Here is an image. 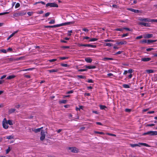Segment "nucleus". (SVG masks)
I'll list each match as a JSON object with an SVG mask.
<instances>
[{"instance_id": "f257e3e1", "label": "nucleus", "mask_w": 157, "mask_h": 157, "mask_svg": "<svg viewBox=\"0 0 157 157\" xmlns=\"http://www.w3.org/2000/svg\"><path fill=\"white\" fill-rule=\"evenodd\" d=\"M72 22H69L63 23L59 24H57L56 25H47L45 26V28H56V27H59L61 26H64L67 25H70L71 24H72Z\"/></svg>"}, {"instance_id": "f03ea898", "label": "nucleus", "mask_w": 157, "mask_h": 157, "mask_svg": "<svg viewBox=\"0 0 157 157\" xmlns=\"http://www.w3.org/2000/svg\"><path fill=\"white\" fill-rule=\"evenodd\" d=\"M27 12L25 10H21L13 14V16L15 17L21 16L25 15Z\"/></svg>"}, {"instance_id": "7ed1b4c3", "label": "nucleus", "mask_w": 157, "mask_h": 157, "mask_svg": "<svg viewBox=\"0 0 157 157\" xmlns=\"http://www.w3.org/2000/svg\"><path fill=\"white\" fill-rule=\"evenodd\" d=\"M150 135V136H154L157 135V131H150L144 133L143 135Z\"/></svg>"}, {"instance_id": "20e7f679", "label": "nucleus", "mask_w": 157, "mask_h": 157, "mask_svg": "<svg viewBox=\"0 0 157 157\" xmlns=\"http://www.w3.org/2000/svg\"><path fill=\"white\" fill-rule=\"evenodd\" d=\"M140 145H143L146 147H149L150 146L147 144L145 143H139V144H131L130 145L132 147H134L136 146H140Z\"/></svg>"}, {"instance_id": "39448f33", "label": "nucleus", "mask_w": 157, "mask_h": 157, "mask_svg": "<svg viewBox=\"0 0 157 157\" xmlns=\"http://www.w3.org/2000/svg\"><path fill=\"white\" fill-rule=\"evenodd\" d=\"M2 123L3 127L4 128L7 129L8 128L9 126L7 122V120L6 118L3 119Z\"/></svg>"}, {"instance_id": "423d86ee", "label": "nucleus", "mask_w": 157, "mask_h": 157, "mask_svg": "<svg viewBox=\"0 0 157 157\" xmlns=\"http://www.w3.org/2000/svg\"><path fill=\"white\" fill-rule=\"evenodd\" d=\"M46 6H50L52 7H58V5L55 2L53 3H48L46 5Z\"/></svg>"}, {"instance_id": "0eeeda50", "label": "nucleus", "mask_w": 157, "mask_h": 157, "mask_svg": "<svg viewBox=\"0 0 157 157\" xmlns=\"http://www.w3.org/2000/svg\"><path fill=\"white\" fill-rule=\"evenodd\" d=\"M68 149L72 152L78 153L79 151L78 149L75 147H69Z\"/></svg>"}, {"instance_id": "6e6552de", "label": "nucleus", "mask_w": 157, "mask_h": 157, "mask_svg": "<svg viewBox=\"0 0 157 157\" xmlns=\"http://www.w3.org/2000/svg\"><path fill=\"white\" fill-rule=\"evenodd\" d=\"M41 136L40 137V140L42 141L44 140L45 137V134L44 130H42L41 132Z\"/></svg>"}, {"instance_id": "1a4fd4ad", "label": "nucleus", "mask_w": 157, "mask_h": 157, "mask_svg": "<svg viewBox=\"0 0 157 157\" xmlns=\"http://www.w3.org/2000/svg\"><path fill=\"white\" fill-rule=\"evenodd\" d=\"M127 10L136 13H138L139 12V10H135L131 8L127 9Z\"/></svg>"}, {"instance_id": "9d476101", "label": "nucleus", "mask_w": 157, "mask_h": 157, "mask_svg": "<svg viewBox=\"0 0 157 157\" xmlns=\"http://www.w3.org/2000/svg\"><path fill=\"white\" fill-rule=\"evenodd\" d=\"M86 69H94L96 68V67L95 66H87L85 65L84 66Z\"/></svg>"}, {"instance_id": "9b49d317", "label": "nucleus", "mask_w": 157, "mask_h": 157, "mask_svg": "<svg viewBox=\"0 0 157 157\" xmlns=\"http://www.w3.org/2000/svg\"><path fill=\"white\" fill-rule=\"evenodd\" d=\"M59 70L58 69L56 68L54 69H52L49 70H48V71L49 73H53L57 72L59 71Z\"/></svg>"}, {"instance_id": "f8f14e48", "label": "nucleus", "mask_w": 157, "mask_h": 157, "mask_svg": "<svg viewBox=\"0 0 157 157\" xmlns=\"http://www.w3.org/2000/svg\"><path fill=\"white\" fill-rule=\"evenodd\" d=\"M43 127H41L39 128H38L36 129H34L33 128H32V131L33 132H34L35 133H37L38 132H40V130L43 128Z\"/></svg>"}, {"instance_id": "ddd939ff", "label": "nucleus", "mask_w": 157, "mask_h": 157, "mask_svg": "<svg viewBox=\"0 0 157 157\" xmlns=\"http://www.w3.org/2000/svg\"><path fill=\"white\" fill-rule=\"evenodd\" d=\"M138 24L141 25H143L144 26L147 27L148 26V24L147 23H145L143 22H139L138 23Z\"/></svg>"}, {"instance_id": "4468645a", "label": "nucleus", "mask_w": 157, "mask_h": 157, "mask_svg": "<svg viewBox=\"0 0 157 157\" xmlns=\"http://www.w3.org/2000/svg\"><path fill=\"white\" fill-rule=\"evenodd\" d=\"M151 60V59L150 58L146 57L142 58L141 59L142 61L144 62H147Z\"/></svg>"}, {"instance_id": "2eb2a0df", "label": "nucleus", "mask_w": 157, "mask_h": 157, "mask_svg": "<svg viewBox=\"0 0 157 157\" xmlns=\"http://www.w3.org/2000/svg\"><path fill=\"white\" fill-rule=\"evenodd\" d=\"M84 47L96 48V46L95 45H92L90 44H85Z\"/></svg>"}, {"instance_id": "dca6fc26", "label": "nucleus", "mask_w": 157, "mask_h": 157, "mask_svg": "<svg viewBox=\"0 0 157 157\" xmlns=\"http://www.w3.org/2000/svg\"><path fill=\"white\" fill-rule=\"evenodd\" d=\"M85 59V61L88 63H91L92 61V59L90 57L86 58Z\"/></svg>"}, {"instance_id": "f3484780", "label": "nucleus", "mask_w": 157, "mask_h": 157, "mask_svg": "<svg viewBox=\"0 0 157 157\" xmlns=\"http://www.w3.org/2000/svg\"><path fill=\"white\" fill-rule=\"evenodd\" d=\"M153 36L152 34H147L145 35L144 37L146 38H149L152 37Z\"/></svg>"}, {"instance_id": "a211bd4d", "label": "nucleus", "mask_w": 157, "mask_h": 157, "mask_svg": "<svg viewBox=\"0 0 157 157\" xmlns=\"http://www.w3.org/2000/svg\"><path fill=\"white\" fill-rule=\"evenodd\" d=\"M16 77V76L13 75H10L8 77H7L6 78V79H11L13 78H15Z\"/></svg>"}, {"instance_id": "6ab92c4d", "label": "nucleus", "mask_w": 157, "mask_h": 157, "mask_svg": "<svg viewBox=\"0 0 157 157\" xmlns=\"http://www.w3.org/2000/svg\"><path fill=\"white\" fill-rule=\"evenodd\" d=\"M114 59L112 58H108V57H104L103 58L102 60L105 61H106L108 60H113Z\"/></svg>"}, {"instance_id": "aec40b11", "label": "nucleus", "mask_w": 157, "mask_h": 157, "mask_svg": "<svg viewBox=\"0 0 157 157\" xmlns=\"http://www.w3.org/2000/svg\"><path fill=\"white\" fill-rule=\"evenodd\" d=\"M157 41V40H147V44H150L151 43L155 42Z\"/></svg>"}, {"instance_id": "412c9836", "label": "nucleus", "mask_w": 157, "mask_h": 157, "mask_svg": "<svg viewBox=\"0 0 157 157\" xmlns=\"http://www.w3.org/2000/svg\"><path fill=\"white\" fill-rule=\"evenodd\" d=\"M147 73L148 74L153 73L154 72V70L152 69L147 70L146 71Z\"/></svg>"}, {"instance_id": "4be33fe9", "label": "nucleus", "mask_w": 157, "mask_h": 157, "mask_svg": "<svg viewBox=\"0 0 157 157\" xmlns=\"http://www.w3.org/2000/svg\"><path fill=\"white\" fill-rule=\"evenodd\" d=\"M113 45V44L112 43H106L104 44V46H109L110 47Z\"/></svg>"}, {"instance_id": "5701e85b", "label": "nucleus", "mask_w": 157, "mask_h": 157, "mask_svg": "<svg viewBox=\"0 0 157 157\" xmlns=\"http://www.w3.org/2000/svg\"><path fill=\"white\" fill-rule=\"evenodd\" d=\"M99 107L100 109L101 110L105 109L107 108L106 106L104 105H100Z\"/></svg>"}, {"instance_id": "b1692460", "label": "nucleus", "mask_w": 157, "mask_h": 157, "mask_svg": "<svg viewBox=\"0 0 157 157\" xmlns=\"http://www.w3.org/2000/svg\"><path fill=\"white\" fill-rule=\"evenodd\" d=\"M16 110V109L14 108L10 109L9 111V113H14Z\"/></svg>"}, {"instance_id": "393cba45", "label": "nucleus", "mask_w": 157, "mask_h": 157, "mask_svg": "<svg viewBox=\"0 0 157 157\" xmlns=\"http://www.w3.org/2000/svg\"><path fill=\"white\" fill-rule=\"evenodd\" d=\"M103 41L105 42H114V40H110V39H105L103 40Z\"/></svg>"}, {"instance_id": "a878e982", "label": "nucleus", "mask_w": 157, "mask_h": 157, "mask_svg": "<svg viewBox=\"0 0 157 157\" xmlns=\"http://www.w3.org/2000/svg\"><path fill=\"white\" fill-rule=\"evenodd\" d=\"M67 100H63L59 101L60 103L66 104L67 102Z\"/></svg>"}, {"instance_id": "bb28decb", "label": "nucleus", "mask_w": 157, "mask_h": 157, "mask_svg": "<svg viewBox=\"0 0 157 157\" xmlns=\"http://www.w3.org/2000/svg\"><path fill=\"white\" fill-rule=\"evenodd\" d=\"M115 30L117 31H120L122 32L124 30L123 28H117Z\"/></svg>"}, {"instance_id": "cd10ccee", "label": "nucleus", "mask_w": 157, "mask_h": 157, "mask_svg": "<svg viewBox=\"0 0 157 157\" xmlns=\"http://www.w3.org/2000/svg\"><path fill=\"white\" fill-rule=\"evenodd\" d=\"M7 122L8 124H9L10 125H11L13 124L12 122V121L11 120H8V121L7 120Z\"/></svg>"}, {"instance_id": "c85d7f7f", "label": "nucleus", "mask_w": 157, "mask_h": 157, "mask_svg": "<svg viewBox=\"0 0 157 157\" xmlns=\"http://www.w3.org/2000/svg\"><path fill=\"white\" fill-rule=\"evenodd\" d=\"M144 21L151 22V19L147 18H144Z\"/></svg>"}, {"instance_id": "c756f323", "label": "nucleus", "mask_w": 157, "mask_h": 157, "mask_svg": "<svg viewBox=\"0 0 157 157\" xmlns=\"http://www.w3.org/2000/svg\"><path fill=\"white\" fill-rule=\"evenodd\" d=\"M77 77L80 78L85 79L86 78V76L84 75H78Z\"/></svg>"}, {"instance_id": "7c9ffc66", "label": "nucleus", "mask_w": 157, "mask_h": 157, "mask_svg": "<svg viewBox=\"0 0 157 157\" xmlns=\"http://www.w3.org/2000/svg\"><path fill=\"white\" fill-rule=\"evenodd\" d=\"M123 87L125 88H130V86L129 85L126 84H124L123 85Z\"/></svg>"}, {"instance_id": "2f4dec72", "label": "nucleus", "mask_w": 157, "mask_h": 157, "mask_svg": "<svg viewBox=\"0 0 157 157\" xmlns=\"http://www.w3.org/2000/svg\"><path fill=\"white\" fill-rule=\"evenodd\" d=\"M98 39L96 38H92L89 40V42L95 41L98 40Z\"/></svg>"}, {"instance_id": "473e14b6", "label": "nucleus", "mask_w": 157, "mask_h": 157, "mask_svg": "<svg viewBox=\"0 0 157 157\" xmlns=\"http://www.w3.org/2000/svg\"><path fill=\"white\" fill-rule=\"evenodd\" d=\"M124 30L125 29L126 30V31H130V32H132V30L131 29H130L129 28H128L126 27H123Z\"/></svg>"}, {"instance_id": "72a5a7b5", "label": "nucleus", "mask_w": 157, "mask_h": 157, "mask_svg": "<svg viewBox=\"0 0 157 157\" xmlns=\"http://www.w3.org/2000/svg\"><path fill=\"white\" fill-rule=\"evenodd\" d=\"M59 58L61 60H64V59H68L69 58V57H59Z\"/></svg>"}, {"instance_id": "f704fd0d", "label": "nucleus", "mask_w": 157, "mask_h": 157, "mask_svg": "<svg viewBox=\"0 0 157 157\" xmlns=\"http://www.w3.org/2000/svg\"><path fill=\"white\" fill-rule=\"evenodd\" d=\"M13 136H9L6 137V139L8 140H11L13 139Z\"/></svg>"}, {"instance_id": "c9c22d12", "label": "nucleus", "mask_w": 157, "mask_h": 157, "mask_svg": "<svg viewBox=\"0 0 157 157\" xmlns=\"http://www.w3.org/2000/svg\"><path fill=\"white\" fill-rule=\"evenodd\" d=\"M50 13L49 12H47V13H46L44 15H43V17H48V16H49V15L50 14Z\"/></svg>"}, {"instance_id": "e433bc0d", "label": "nucleus", "mask_w": 157, "mask_h": 157, "mask_svg": "<svg viewBox=\"0 0 157 157\" xmlns=\"http://www.w3.org/2000/svg\"><path fill=\"white\" fill-rule=\"evenodd\" d=\"M55 21L54 20L52 19L49 22V24H52L55 23Z\"/></svg>"}, {"instance_id": "4c0bfd02", "label": "nucleus", "mask_w": 157, "mask_h": 157, "mask_svg": "<svg viewBox=\"0 0 157 157\" xmlns=\"http://www.w3.org/2000/svg\"><path fill=\"white\" fill-rule=\"evenodd\" d=\"M127 43V42L125 41H123L120 42V45L126 44Z\"/></svg>"}, {"instance_id": "58836bf2", "label": "nucleus", "mask_w": 157, "mask_h": 157, "mask_svg": "<svg viewBox=\"0 0 157 157\" xmlns=\"http://www.w3.org/2000/svg\"><path fill=\"white\" fill-rule=\"evenodd\" d=\"M0 51L1 52L4 53H6L7 52V51L5 49H1L0 50Z\"/></svg>"}, {"instance_id": "ea45409f", "label": "nucleus", "mask_w": 157, "mask_h": 157, "mask_svg": "<svg viewBox=\"0 0 157 157\" xmlns=\"http://www.w3.org/2000/svg\"><path fill=\"white\" fill-rule=\"evenodd\" d=\"M94 133H95L99 134H101V135H104V133L103 132H98V131H95Z\"/></svg>"}, {"instance_id": "a19ab883", "label": "nucleus", "mask_w": 157, "mask_h": 157, "mask_svg": "<svg viewBox=\"0 0 157 157\" xmlns=\"http://www.w3.org/2000/svg\"><path fill=\"white\" fill-rule=\"evenodd\" d=\"M140 43H147V40L144 39L143 40L140 41Z\"/></svg>"}, {"instance_id": "79ce46f5", "label": "nucleus", "mask_w": 157, "mask_h": 157, "mask_svg": "<svg viewBox=\"0 0 157 157\" xmlns=\"http://www.w3.org/2000/svg\"><path fill=\"white\" fill-rule=\"evenodd\" d=\"M128 35H129V33H125V34H123L122 35L121 37L122 38L124 37H125V36H128Z\"/></svg>"}, {"instance_id": "37998d69", "label": "nucleus", "mask_w": 157, "mask_h": 157, "mask_svg": "<svg viewBox=\"0 0 157 157\" xmlns=\"http://www.w3.org/2000/svg\"><path fill=\"white\" fill-rule=\"evenodd\" d=\"M13 50V49L10 47L9 48L6 50L7 51V52H12Z\"/></svg>"}, {"instance_id": "c03bdc74", "label": "nucleus", "mask_w": 157, "mask_h": 157, "mask_svg": "<svg viewBox=\"0 0 157 157\" xmlns=\"http://www.w3.org/2000/svg\"><path fill=\"white\" fill-rule=\"evenodd\" d=\"M106 134L107 135H108L109 136H116V135L115 134L110 133H106Z\"/></svg>"}, {"instance_id": "a18cd8bd", "label": "nucleus", "mask_w": 157, "mask_h": 157, "mask_svg": "<svg viewBox=\"0 0 157 157\" xmlns=\"http://www.w3.org/2000/svg\"><path fill=\"white\" fill-rule=\"evenodd\" d=\"M61 66L65 67H66L69 66V65H68L67 64L61 63Z\"/></svg>"}, {"instance_id": "49530a36", "label": "nucleus", "mask_w": 157, "mask_h": 157, "mask_svg": "<svg viewBox=\"0 0 157 157\" xmlns=\"http://www.w3.org/2000/svg\"><path fill=\"white\" fill-rule=\"evenodd\" d=\"M56 60H57L56 59H49V60H48V61L50 62H55V61H56Z\"/></svg>"}, {"instance_id": "de8ad7c7", "label": "nucleus", "mask_w": 157, "mask_h": 157, "mask_svg": "<svg viewBox=\"0 0 157 157\" xmlns=\"http://www.w3.org/2000/svg\"><path fill=\"white\" fill-rule=\"evenodd\" d=\"M20 4L19 3H17L16 4L15 6V8H17L19 7L20 6Z\"/></svg>"}, {"instance_id": "09e8293b", "label": "nucleus", "mask_w": 157, "mask_h": 157, "mask_svg": "<svg viewBox=\"0 0 157 157\" xmlns=\"http://www.w3.org/2000/svg\"><path fill=\"white\" fill-rule=\"evenodd\" d=\"M33 14V12H27V14L29 16H32Z\"/></svg>"}, {"instance_id": "8fccbe9b", "label": "nucleus", "mask_w": 157, "mask_h": 157, "mask_svg": "<svg viewBox=\"0 0 157 157\" xmlns=\"http://www.w3.org/2000/svg\"><path fill=\"white\" fill-rule=\"evenodd\" d=\"M123 52V51H119L117 52H116L115 54V55H117L120 54L121 53Z\"/></svg>"}, {"instance_id": "3c124183", "label": "nucleus", "mask_w": 157, "mask_h": 157, "mask_svg": "<svg viewBox=\"0 0 157 157\" xmlns=\"http://www.w3.org/2000/svg\"><path fill=\"white\" fill-rule=\"evenodd\" d=\"M154 49L153 48H147L146 49V50L147 51L149 52V51H151V50H153Z\"/></svg>"}, {"instance_id": "603ef678", "label": "nucleus", "mask_w": 157, "mask_h": 157, "mask_svg": "<svg viewBox=\"0 0 157 157\" xmlns=\"http://www.w3.org/2000/svg\"><path fill=\"white\" fill-rule=\"evenodd\" d=\"M61 48L63 49L69 48L70 46H62L61 47Z\"/></svg>"}, {"instance_id": "864d4df0", "label": "nucleus", "mask_w": 157, "mask_h": 157, "mask_svg": "<svg viewBox=\"0 0 157 157\" xmlns=\"http://www.w3.org/2000/svg\"><path fill=\"white\" fill-rule=\"evenodd\" d=\"M125 111L126 112H129L131 111V109H125Z\"/></svg>"}, {"instance_id": "5fc2aeb1", "label": "nucleus", "mask_w": 157, "mask_h": 157, "mask_svg": "<svg viewBox=\"0 0 157 157\" xmlns=\"http://www.w3.org/2000/svg\"><path fill=\"white\" fill-rule=\"evenodd\" d=\"M151 22H155L157 23V19H151Z\"/></svg>"}, {"instance_id": "6e6d98bb", "label": "nucleus", "mask_w": 157, "mask_h": 157, "mask_svg": "<svg viewBox=\"0 0 157 157\" xmlns=\"http://www.w3.org/2000/svg\"><path fill=\"white\" fill-rule=\"evenodd\" d=\"M74 92V91L73 90H71L67 92L66 93L67 94H70L73 93Z\"/></svg>"}, {"instance_id": "4d7b16f0", "label": "nucleus", "mask_w": 157, "mask_h": 157, "mask_svg": "<svg viewBox=\"0 0 157 157\" xmlns=\"http://www.w3.org/2000/svg\"><path fill=\"white\" fill-rule=\"evenodd\" d=\"M9 13V12H5L4 13H0V15H5Z\"/></svg>"}, {"instance_id": "13d9d810", "label": "nucleus", "mask_w": 157, "mask_h": 157, "mask_svg": "<svg viewBox=\"0 0 157 157\" xmlns=\"http://www.w3.org/2000/svg\"><path fill=\"white\" fill-rule=\"evenodd\" d=\"M128 73L131 74L133 72V70L131 69H130L128 71Z\"/></svg>"}, {"instance_id": "bf43d9fd", "label": "nucleus", "mask_w": 157, "mask_h": 157, "mask_svg": "<svg viewBox=\"0 0 157 157\" xmlns=\"http://www.w3.org/2000/svg\"><path fill=\"white\" fill-rule=\"evenodd\" d=\"M87 82L88 83H93L94 82V81L91 79H88V80L87 81Z\"/></svg>"}, {"instance_id": "052dcab7", "label": "nucleus", "mask_w": 157, "mask_h": 157, "mask_svg": "<svg viewBox=\"0 0 157 157\" xmlns=\"http://www.w3.org/2000/svg\"><path fill=\"white\" fill-rule=\"evenodd\" d=\"M143 38V36H137L136 38V39H141Z\"/></svg>"}, {"instance_id": "680f3d73", "label": "nucleus", "mask_w": 157, "mask_h": 157, "mask_svg": "<svg viewBox=\"0 0 157 157\" xmlns=\"http://www.w3.org/2000/svg\"><path fill=\"white\" fill-rule=\"evenodd\" d=\"M87 70V69H80L78 70L79 71L82 72L86 71Z\"/></svg>"}, {"instance_id": "e2e57ef3", "label": "nucleus", "mask_w": 157, "mask_h": 157, "mask_svg": "<svg viewBox=\"0 0 157 157\" xmlns=\"http://www.w3.org/2000/svg\"><path fill=\"white\" fill-rule=\"evenodd\" d=\"M82 30L83 31L86 32H88L89 31V30L86 28H83L82 29Z\"/></svg>"}, {"instance_id": "0e129e2a", "label": "nucleus", "mask_w": 157, "mask_h": 157, "mask_svg": "<svg viewBox=\"0 0 157 157\" xmlns=\"http://www.w3.org/2000/svg\"><path fill=\"white\" fill-rule=\"evenodd\" d=\"M154 112H155L154 111H150L148 112L147 113V114H152V113H154Z\"/></svg>"}, {"instance_id": "69168bd1", "label": "nucleus", "mask_w": 157, "mask_h": 157, "mask_svg": "<svg viewBox=\"0 0 157 157\" xmlns=\"http://www.w3.org/2000/svg\"><path fill=\"white\" fill-rule=\"evenodd\" d=\"M107 76H108L109 77H110L111 76H113V75L112 73H109L107 74Z\"/></svg>"}, {"instance_id": "338daca9", "label": "nucleus", "mask_w": 157, "mask_h": 157, "mask_svg": "<svg viewBox=\"0 0 157 157\" xmlns=\"http://www.w3.org/2000/svg\"><path fill=\"white\" fill-rule=\"evenodd\" d=\"M10 151V148H9V147L7 149H6V154H7L9 153V152Z\"/></svg>"}, {"instance_id": "774afa93", "label": "nucleus", "mask_w": 157, "mask_h": 157, "mask_svg": "<svg viewBox=\"0 0 157 157\" xmlns=\"http://www.w3.org/2000/svg\"><path fill=\"white\" fill-rule=\"evenodd\" d=\"M6 75H3L1 77L0 79H3L6 78Z\"/></svg>"}]
</instances>
